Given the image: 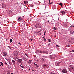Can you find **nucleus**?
<instances>
[{
  "mask_svg": "<svg viewBox=\"0 0 74 74\" xmlns=\"http://www.w3.org/2000/svg\"><path fill=\"white\" fill-rule=\"evenodd\" d=\"M39 52L40 53H43V52L42 51H39Z\"/></svg>",
  "mask_w": 74,
  "mask_h": 74,
  "instance_id": "obj_14",
  "label": "nucleus"
},
{
  "mask_svg": "<svg viewBox=\"0 0 74 74\" xmlns=\"http://www.w3.org/2000/svg\"><path fill=\"white\" fill-rule=\"evenodd\" d=\"M25 55L26 56H28V55H27L26 53H25Z\"/></svg>",
  "mask_w": 74,
  "mask_h": 74,
  "instance_id": "obj_31",
  "label": "nucleus"
},
{
  "mask_svg": "<svg viewBox=\"0 0 74 74\" xmlns=\"http://www.w3.org/2000/svg\"><path fill=\"white\" fill-rule=\"evenodd\" d=\"M34 65L35 66H36V67H39V66H38V65H37V64H35V63H34Z\"/></svg>",
  "mask_w": 74,
  "mask_h": 74,
  "instance_id": "obj_8",
  "label": "nucleus"
},
{
  "mask_svg": "<svg viewBox=\"0 0 74 74\" xmlns=\"http://www.w3.org/2000/svg\"><path fill=\"white\" fill-rule=\"evenodd\" d=\"M16 48H17V47H16Z\"/></svg>",
  "mask_w": 74,
  "mask_h": 74,
  "instance_id": "obj_56",
  "label": "nucleus"
},
{
  "mask_svg": "<svg viewBox=\"0 0 74 74\" xmlns=\"http://www.w3.org/2000/svg\"><path fill=\"white\" fill-rule=\"evenodd\" d=\"M30 70V69H29V70Z\"/></svg>",
  "mask_w": 74,
  "mask_h": 74,
  "instance_id": "obj_50",
  "label": "nucleus"
},
{
  "mask_svg": "<svg viewBox=\"0 0 74 74\" xmlns=\"http://www.w3.org/2000/svg\"><path fill=\"white\" fill-rule=\"evenodd\" d=\"M22 21V18H21V17H19L18 18V21Z\"/></svg>",
  "mask_w": 74,
  "mask_h": 74,
  "instance_id": "obj_12",
  "label": "nucleus"
},
{
  "mask_svg": "<svg viewBox=\"0 0 74 74\" xmlns=\"http://www.w3.org/2000/svg\"><path fill=\"white\" fill-rule=\"evenodd\" d=\"M2 8H5L6 6L5 5V4H4V3H2Z\"/></svg>",
  "mask_w": 74,
  "mask_h": 74,
  "instance_id": "obj_3",
  "label": "nucleus"
},
{
  "mask_svg": "<svg viewBox=\"0 0 74 74\" xmlns=\"http://www.w3.org/2000/svg\"><path fill=\"white\" fill-rule=\"evenodd\" d=\"M45 34H44V35L45 36Z\"/></svg>",
  "mask_w": 74,
  "mask_h": 74,
  "instance_id": "obj_53",
  "label": "nucleus"
},
{
  "mask_svg": "<svg viewBox=\"0 0 74 74\" xmlns=\"http://www.w3.org/2000/svg\"><path fill=\"white\" fill-rule=\"evenodd\" d=\"M26 4H27V3H28V1H26Z\"/></svg>",
  "mask_w": 74,
  "mask_h": 74,
  "instance_id": "obj_39",
  "label": "nucleus"
},
{
  "mask_svg": "<svg viewBox=\"0 0 74 74\" xmlns=\"http://www.w3.org/2000/svg\"><path fill=\"white\" fill-rule=\"evenodd\" d=\"M70 33H71V34H72V33H73V31H71L70 32Z\"/></svg>",
  "mask_w": 74,
  "mask_h": 74,
  "instance_id": "obj_32",
  "label": "nucleus"
},
{
  "mask_svg": "<svg viewBox=\"0 0 74 74\" xmlns=\"http://www.w3.org/2000/svg\"><path fill=\"white\" fill-rule=\"evenodd\" d=\"M12 42V39H10V42Z\"/></svg>",
  "mask_w": 74,
  "mask_h": 74,
  "instance_id": "obj_26",
  "label": "nucleus"
},
{
  "mask_svg": "<svg viewBox=\"0 0 74 74\" xmlns=\"http://www.w3.org/2000/svg\"><path fill=\"white\" fill-rule=\"evenodd\" d=\"M24 4H26V1H24Z\"/></svg>",
  "mask_w": 74,
  "mask_h": 74,
  "instance_id": "obj_34",
  "label": "nucleus"
},
{
  "mask_svg": "<svg viewBox=\"0 0 74 74\" xmlns=\"http://www.w3.org/2000/svg\"><path fill=\"white\" fill-rule=\"evenodd\" d=\"M50 56L51 57L50 58L51 59H55V58L53 55H51Z\"/></svg>",
  "mask_w": 74,
  "mask_h": 74,
  "instance_id": "obj_6",
  "label": "nucleus"
},
{
  "mask_svg": "<svg viewBox=\"0 0 74 74\" xmlns=\"http://www.w3.org/2000/svg\"><path fill=\"white\" fill-rule=\"evenodd\" d=\"M51 4H52V2L51 3Z\"/></svg>",
  "mask_w": 74,
  "mask_h": 74,
  "instance_id": "obj_57",
  "label": "nucleus"
},
{
  "mask_svg": "<svg viewBox=\"0 0 74 74\" xmlns=\"http://www.w3.org/2000/svg\"><path fill=\"white\" fill-rule=\"evenodd\" d=\"M73 52V50L71 51H70L69 52Z\"/></svg>",
  "mask_w": 74,
  "mask_h": 74,
  "instance_id": "obj_38",
  "label": "nucleus"
},
{
  "mask_svg": "<svg viewBox=\"0 0 74 74\" xmlns=\"http://www.w3.org/2000/svg\"><path fill=\"white\" fill-rule=\"evenodd\" d=\"M59 5H60L61 7H63V4L61 2L60 3H59Z\"/></svg>",
  "mask_w": 74,
  "mask_h": 74,
  "instance_id": "obj_13",
  "label": "nucleus"
},
{
  "mask_svg": "<svg viewBox=\"0 0 74 74\" xmlns=\"http://www.w3.org/2000/svg\"><path fill=\"white\" fill-rule=\"evenodd\" d=\"M43 67H47V65H45V64H43Z\"/></svg>",
  "mask_w": 74,
  "mask_h": 74,
  "instance_id": "obj_15",
  "label": "nucleus"
},
{
  "mask_svg": "<svg viewBox=\"0 0 74 74\" xmlns=\"http://www.w3.org/2000/svg\"><path fill=\"white\" fill-rule=\"evenodd\" d=\"M32 7H33V5H32Z\"/></svg>",
  "mask_w": 74,
  "mask_h": 74,
  "instance_id": "obj_58",
  "label": "nucleus"
},
{
  "mask_svg": "<svg viewBox=\"0 0 74 74\" xmlns=\"http://www.w3.org/2000/svg\"><path fill=\"white\" fill-rule=\"evenodd\" d=\"M40 34V35H41V34Z\"/></svg>",
  "mask_w": 74,
  "mask_h": 74,
  "instance_id": "obj_61",
  "label": "nucleus"
},
{
  "mask_svg": "<svg viewBox=\"0 0 74 74\" xmlns=\"http://www.w3.org/2000/svg\"><path fill=\"white\" fill-rule=\"evenodd\" d=\"M61 12L62 14V15H64L65 14V12L64 11H62Z\"/></svg>",
  "mask_w": 74,
  "mask_h": 74,
  "instance_id": "obj_10",
  "label": "nucleus"
},
{
  "mask_svg": "<svg viewBox=\"0 0 74 74\" xmlns=\"http://www.w3.org/2000/svg\"><path fill=\"white\" fill-rule=\"evenodd\" d=\"M20 66L21 67H22V68H23V69H24V66H22L21 65Z\"/></svg>",
  "mask_w": 74,
  "mask_h": 74,
  "instance_id": "obj_30",
  "label": "nucleus"
},
{
  "mask_svg": "<svg viewBox=\"0 0 74 74\" xmlns=\"http://www.w3.org/2000/svg\"><path fill=\"white\" fill-rule=\"evenodd\" d=\"M47 22H49V21H48Z\"/></svg>",
  "mask_w": 74,
  "mask_h": 74,
  "instance_id": "obj_48",
  "label": "nucleus"
},
{
  "mask_svg": "<svg viewBox=\"0 0 74 74\" xmlns=\"http://www.w3.org/2000/svg\"><path fill=\"white\" fill-rule=\"evenodd\" d=\"M70 29V28H69V30Z\"/></svg>",
  "mask_w": 74,
  "mask_h": 74,
  "instance_id": "obj_42",
  "label": "nucleus"
},
{
  "mask_svg": "<svg viewBox=\"0 0 74 74\" xmlns=\"http://www.w3.org/2000/svg\"><path fill=\"white\" fill-rule=\"evenodd\" d=\"M32 71H35V70H32Z\"/></svg>",
  "mask_w": 74,
  "mask_h": 74,
  "instance_id": "obj_44",
  "label": "nucleus"
},
{
  "mask_svg": "<svg viewBox=\"0 0 74 74\" xmlns=\"http://www.w3.org/2000/svg\"><path fill=\"white\" fill-rule=\"evenodd\" d=\"M62 72L64 73H67V70L65 69H63L62 71Z\"/></svg>",
  "mask_w": 74,
  "mask_h": 74,
  "instance_id": "obj_4",
  "label": "nucleus"
},
{
  "mask_svg": "<svg viewBox=\"0 0 74 74\" xmlns=\"http://www.w3.org/2000/svg\"><path fill=\"white\" fill-rule=\"evenodd\" d=\"M12 62L13 64H15V62L14 60H12Z\"/></svg>",
  "mask_w": 74,
  "mask_h": 74,
  "instance_id": "obj_16",
  "label": "nucleus"
},
{
  "mask_svg": "<svg viewBox=\"0 0 74 74\" xmlns=\"http://www.w3.org/2000/svg\"><path fill=\"white\" fill-rule=\"evenodd\" d=\"M5 64H6V65H8V64H7V62H5Z\"/></svg>",
  "mask_w": 74,
  "mask_h": 74,
  "instance_id": "obj_35",
  "label": "nucleus"
},
{
  "mask_svg": "<svg viewBox=\"0 0 74 74\" xmlns=\"http://www.w3.org/2000/svg\"><path fill=\"white\" fill-rule=\"evenodd\" d=\"M56 46H57V47H59L58 46V45H56Z\"/></svg>",
  "mask_w": 74,
  "mask_h": 74,
  "instance_id": "obj_46",
  "label": "nucleus"
},
{
  "mask_svg": "<svg viewBox=\"0 0 74 74\" xmlns=\"http://www.w3.org/2000/svg\"><path fill=\"white\" fill-rule=\"evenodd\" d=\"M41 60H42V61H43V62H44V58H42L41 59Z\"/></svg>",
  "mask_w": 74,
  "mask_h": 74,
  "instance_id": "obj_23",
  "label": "nucleus"
},
{
  "mask_svg": "<svg viewBox=\"0 0 74 74\" xmlns=\"http://www.w3.org/2000/svg\"><path fill=\"white\" fill-rule=\"evenodd\" d=\"M69 71H71V68H70V67H69Z\"/></svg>",
  "mask_w": 74,
  "mask_h": 74,
  "instance_id": "obj_25",
  "label": "nucleus"
},
{
  "mask_svg": "<svg viewBox=\"0 0 74 74\" xmlns=\"http://www.w3.org/2000/svg\"><path fill=\"white\" fill-rule=\"evenodd\" d=\"M12 13V11L11 10H9L8 12V13L9 14H11Z\"/></svg>",
  "mask_w": 74,
  "mask_h": 74,
  "instance_id": "obj_7",
  "label": "nucleus"
},
{
  "mask_svg": "<svg viewBox=\"0 0 74 74\" xmlns=\"http://www.w3.org/2000/svg\"><path fill=\"white\" fill-rule=\"evenodd\" d=\"M43 38H44H44H44V37H43Z\"/></svg>",
  "mask_w": 74,
  "mask_h": 74,
  "instance_id": "obj_51",
  "label": "nucleus"
},
{
  "mask_svg": "<svg viewBox=\"0 0 74 74\" xmlns=\"http://www.w3.org/2000/svg\"><path fill=\"white\" fill-rule=\"evenodd\" d=\"M14 58L15 59H19V57H18V55H14Z\"/></svg>",
  "mask_w": 74,
  "mask_h": 74,
  "instance_id": "obj_5",
  "label": "nucleus"
},
{
  "mask_svg": "<svg viewBox=\"0 0 74 74\" xmlns=\"http://www.w3.org/2000/svg\"><path fill=\"white\" fill-rule=\"evenodd\" d=\"M51 1V0H49V1Z\"/></svg>",
  "mask_w": 74,
  "mask_h": 74,
  "instance_id": "obj_55",
  "label": "nucleus"
},
{
  "mask_svg": "<svg viewBox=\"0 0 74 74\" xmlns=\"http://www.w3.org/2000/svg\"><path fill=\"white\" fill-rule=\"evenodd\" d=\"M30 40L31 41H33V38H32V39H31Z\"/></svg>",
  "mask_w": 74,
  "mask_h": 74,
  "instance_id": "obj_33",
  "label": "nucleus"
},
{
  "mask_svg": "<svg viewBox=\"0 0 74 74\" xmlns=\"http://www.w3.org/2000/svg\"><path fill=\"white\" fill-rule=\"evenodd\" d=\"M44 41H46V39H45V38H44Z\"/></svg>",
  "mask_w": 74,
  "mask_h": 74,
  "instance_id": "obj_36",
  "label": "nucleus"
},
{
  "mask_svg": "<svg viewBox=\"0 0 74 74\" xmlns=\"http://www.w3.org/2000/svg\"><path fill=\"white\" fill-rule=\"evenodd\" d=\"M51 74H54V73H51Z\"/></svg>",
  "mask_w": 74,
  "mask_h": 74,
  "instance_id": "obj_43",
  "label": "nucleus"
},
{
  "mask_svg": "<svg viewBox=\"0 0 74 74\" xmlns=\"http://www.w3.org/2000/svg\"><path fill=\"white\" fill-rule=\"evenodd\" d=\"M71 27H73V25L71 26Z\"/></svg>",
  "mask_w": 74,
  "mask_h": 74,
  "instance_id": "obj_41",
  "label": "nucleus"
},
{
  "mask_svg": "<svg viewBox=\"0 0 74 74\" xmlns=\"http://www.w3.org/2000/svg\"><path fill=\"white\" fill-rule=\"evenodd\" d=\"M18 62V63H22V59H18L17 60H16Z\"/></svg>",
  "mask_w": 74,
  "mask_h": 74,
  "instance_id": "obj_2",
  "label": "nucleus"
},
{
  "mask_svg": "<svg viewBox=\"0 0 74 74\" xmlns=\"http://www.w3.org/2000/svg\"><path fill=\"white\" fill-rule=\"evenodd\" d=\"M43 53H46V54H48V51H43Z\"/></svg>",
  "mask_w": 74,
  "mask_h": 74,
  "instance_id": "obj_11",
  "label": "nucleus"
},
{
  "mask_svg": "<svg viewBox=\"0 0 74 74\" xmlns=\"http://www.w3.org/2000/svg\"><path fill=\"white\" fill-rule=\"evenodd\" d=\"M0 63H1V64L2 65V66H3V63H2V62H1Z\"/></svg>",
  "mask_w": 74,
  "mask_h": 74,
  "instance_id": "obj_28",
  "label": "nucleus"
},
{
  "mask_svg": "<svg viewBox=\"0 0 74 74\" xmlns=\"http://www.w3.org/2000/svg\"><path fill=\"white\" fill-rule=\"evenodd\" d=\"M53 29H54V30H57V28H56V27H53Z\"/></svg>",
  "mask_w": 74,
  "mask_h": 74,
  "instance_id": "obj_29",
  "label": "nucleus"
},
{
  "mask_svg": "<svg viewBox=\"0 0 74 74\" xmlns=\"http://www.w3.org/2000/svg\"><path fill=\"white\" fill-rule=\"evenodd\" d=\"M18 52L16 51L14 55H18Z\"/></svg>",
  "mask_w": 74,
  "mask_h": 74,
  "instance_id": "obj_9",
  "label": "nucleus"
},
{
  "mask_svg": "<svg viewBox=\"0 0 74 74\" xmlns=\"http://www.w3.org/2000/svg\"><path fill=\"white\" fill-rule=\"evenodd\" d=\"M44 14H45V13H44Z\"/></svg>",
  "mask_w": 74,
  "mask_h": 74,
  "instance_id": "obj_59",
  "label": "nucleus"
},
{
  "mask_svg": "<svg viewBox=\"0 0 74 74\" xmlns=\"http://www.w3.org/2000/svg\"><path fill=\"white\" fill-rule=\"evenodd\" d=\"M49 4H51V3H49Z\"/></svg>",
  "mask_w": 74,
  "mask_h": 74,
  "instance_id": "obj_52",
  "label": "nucleus"
},
{
  "mask_svg": "<svg viewBox=\"0 0 74 74\" xmlns=\"http://www.w3.org/2000/svg\"><path fill=\"white\" fill-rule=\"evenodd\" d=\"M74 52V50H73V52Z\"/></svg>",
  "mask_w": 74,
  "mask_h": 74,
  "instance_id": "obj_45",
  "label": "nucleus"
},
{
  "mask_svg": "<svg viewBox=\"0 0 74 74\" xmlns=\"http://www.w3.org/2000/svg\"><path fill=\"white\" fill-rule=\"evenodd\" d=\"M0 66H1V65H0Z\"/></svg>",
  "mask_w": 74,
  "mask_h": 74,
  "instance_id": "obj_54",
  "label": "nucleus"
},
{
  "mask_svg": "<svg viewBox=\"0 0 74 74\" xmlns=\"http://www.w3.org/2000/svg\"><path fill=\"white\" fill-rule=\"evenodd\" d=\"M7 74H10V73H11V72H10L9 71H7Z\"/></svg>",
  "mask_w": 74,
  "mask_h": 74,
  "instance_id": "obj_17",
  "label": "nucleus"
},
{
  "mask_svg": "<svg viewBox=\"0 0 74 74\" xmlns=\"http://www.w3.org/2000/svg\"><path fill=\"white\" fill-rule=\"evenodd\" d=\"M31 62H32L31 60H29L28 62L29 63V64H30V63H31Z\"/></svg>",
  "mask_w": 74,
  "mask_h": 74,
  "instance_id": "obj_19",
  "label": "nucleus"
},
{
  "mask_svg": "<svg viewBox=\"0 0 74 74\" xmlns=\"http://www.w3.org/2000/svg\"><path fill=\"white\" fill-rule=\"evenodd\" d=\"M46 33V32H45V31L44 32V34H45Z\"/></svg>",
  "mask_w": 74,
  "mask_h": 74,
  "instance_id": "obj_47",
  "label": "nucleus"
},
{
  "mask_svg": "<svg viewBox=\"0 0 74 74\" xmlns=\"http://www.w3.org/2000/svg\"><path fill=\"white\" fill-rule=\"evenodd\" d=\"M71 70H72L74 71V68L73 67H71Z\"/></svg>",
  "mask_w": 74,
  "mask_h": 74,
  "instance_id": "obj_24",
  "label": "nucleus"
},
{
  "mask_svg": "<svg viewBox=\"0 0 74 74\" xmlns=\"http://www.w3.org/2000/svg\"><path fill=\"white\" fill-rule=\"evenodd\" d=\"M72 66L71 65L69 67H72Z\"/></svg>",
  "mask_w": 74,
  "mask_h": 74,
  "instance_id": "obj_37",
  "label": "nucleus"
},
{
  "mask_svg": "<svg viewBox=\"0 0 74 74\" xmlns=\"http://www.w3.org/2000/svg\"><path fill=\"white\" fill-rule=\"evenodd\" d=\"M61 63V62H58L57 63V66H59V64H60V63Z\"/></svg>",
  "mask_w": 74,
  "mask_h": 74,
  "instance_id": "obj_20",
  "label": "nucleus"
},
{
  "mask_svg": "<svg viewBox=\"0 0 74 74\" xmlns=\"http://www.w3.org/2000/svg\"><path fill=\"white\" fill-rule=\"evenodd\" d=\"M8 48H10V49H11V48H12L11 47V46H8Z\"/></svg>",
  "mask_w": 74,
  "mask_h": 74,
  "instance_id": "obj_27",
  "label": "nucleus"
},
{
  "mask_svg": "<svg viewBox=\"0 0 74 74\" xmlns=\"http://www.w3.org/2000/svg\"><path fill=\"white\" fill-rule=\"evenodd\" d=\"M18 43H19V44H20L21 45V43L20 42H19Z\"/></svg>",
  "mask_w": 74,
  "mask_h": 74,
  "instance_id": "obj_49",
  "label": "nucleus"
},
{
  "mask_svg": "<svg viewBox=\"0 0 74 74\" xmlns=\"http://www.w3.org/2000/svg\"><path fill=\"white\" fill-rule=\"evenodd\" d=\"M40 34V35H41V34Z\"/></svg>",
  "mask_w": 74,
  "mask_h": 74,
  "instance_id": "obj_60",
  "label": "nucleus"
},
{
  "mask_svg": "<svg viewBox=\"0 0 74 74\" xmlns=\"http://www.w3.org/2000/svg\"><path fill=\"white\" fill-rule=\"evenodd\" d=\"M23 60L24 61L25 60V59H26V58H25V57H23L22 58Z\"/></svg>",
  "mask_w": 74,
  "mask_h": 74,
  "instance_id": "obj_21",
  "label": "nucleus"
},
{
  "mask_svg": "<svg viewBox=\"0 0 74 74\" xmlns=\"http://www.w3.org/2000/svg\"><path fill=\"white\" fill-rule=\"evenodd\" d=\"M3 53L4 54V56H6L7 55V53H6L5 52H4Z\"/></svg>",
  "mask_w": 74,
  "mask_h": 74,
  "instance_id": "obj_18",
  "label": "nucleus"
},
{
  "mask_svg": "<svg viewBox=\"0 0 74 74\" xmlns=\"http://www.w3.org/2000/svg\"><path fill=\"white\" fill-rule=\"evenodd\" d=\"M48 41L49 42L51 41V40L50 39H49V40H48Z\"/></svg>",
  "mask_w": 74,
  "mask_h": 74,
  "instance_id": "obj_22",
  "label": "nucleus"
},
{
  "mask_svg": "<svg viewBox=\"0 0 74 74\" xmlns=\"http://www.w3.org/2000/svg\"><path fill=\"white\" fill-rule=\"evenodd\" d=\"M48 45H51V44H50V43H49V44H48Z\"/></svg>",
  "mask_w": 74,
  "mask_h": 74,
  "instance_id": "obj_40",
  "label": "nucleus"
},
{
  "mask_svg": "<svg viewBox=\"0 0 74 74\" xmlns=\"http://www.w3.org/2000/svg\"><path fill=\"white\" fill-rule=\"evenodd\" d=\"M36 28H41L42 27V26L41 25V24L40 23H38L36 25Z\"/></svg>",
  "mask_w": 74,
  "mask_h": 74,
  "instance_id": "obj_1",
  "label": "nucleus"
}]
</instances>
